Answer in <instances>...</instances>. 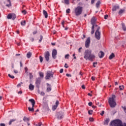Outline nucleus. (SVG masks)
I'll return each instance as SVG.
<instances>
[{"instance_id":"nucleus-10","label":"nucleus","mask_w":126,"mask_h":126,"mask_svg":"<svg viewBox=\"0 0 126 126\" xmlns=\"http://www.w3.org/2000/svg\"><path fill=\"white\" fill-rule=\"evenodd\" d=\"M57 50L56 49H54L52 51V58L53 59H54V60H55V59L57 58Z\"/></svg>"},{"instance_id":"nucleus-32","label":"nucleus","mask_w":126,"mask_h":126,"mask_svg":"<svg viewBox=\"0 0 126 126\" xmlns=\"http://www.w3.org/2000/svg\"><path fill=\"white\" fill-rule=\"evenodd\" d=\"M101 2H100L99 0L97 1V2L96 3V7H99V5H100Z\"/></svg>"},{"instance_id":"nucleus-2","label":"nucleus","mask_w":126,"mask_h":126,"mask_svg":"<svg viewBox=\"0 0 126 126\" xmlns=\"http://www.w3.org/2000/svg\"><path fill=\"white\" fill-rule=\"evenodd\" d=\"M116 99V95L113 94L111 97H109L108 99V103L111 108H115L117 106V103L115 100Z\"/></svg>"},{"instance_id":"nucleus-27","label":"nucleus","mask_w":126,"mask_h":126,"mask_svg":"<svg viewBox=\"0 0 126 126\" xmlns=\"http://www.w3.org/2000/svg\"><path fill=\"white\" fill-rule=\"evenodd\" d=\"M122 29H123L124 31H126V25H125V24L122 23Z\"/></svg>"},{"instance_id":"nucleus-29","label":"nucleus","mask_w":126,"mask_h":126,"mask_svg":"<svg viewBox=\"0 0 126 126\" xmlns=\"http://www.w3.org/2000/svg\"><path fill=\"white\" fill-rule=\"evenodd\" d=\"M39 76L40 77V78H44V73L42 72H40Z\"/></svg>"},{"instance_id":"nucleus-7","label":"nucleus","mask_w":126,"mask_h":126,"mask_svg":"<svg viewBox=\"0 0 126 126\" xmlns=\"http://www.w3.org/2000/svg\"><path fill=\"white\" fill-rule=\"evenodd\" d=\"M7 19H12L14 20L16 18V15L14 13H9L7 16Z\"/></svg>"},{"instance_id":"nucleus-13","label":"nucleus","mask_w":126,"mask_h":126,"mask_svg":"<svg viewBox=\"0 0 126 126\" xmlns=\"http://www.w3.org/2000/svg\"><path fill=\"white\" fill-rule=\"evenodd\" d=\"M40 83H41V78L39 77L36 79L35 84H36V86H39L40 85Z\"/></svg>"},{"instance_id":"nucleus-21","label":"nucleus","mask_w":126,"mask_h":126,"mask_svg":"<svg viewBox=\"0 0 126 126\" xmlns=\"http://www.w3.org/2000/svg\"><path fill=\"white\" fill-rule=\"evenodd\" d=\"M62 3L68 5L69 4V0H63V1H62Z\"/></svg>"},{"instance_id":"nucleus-52","label":"nucleus","mask_w":126,"mask_h":126,"mask_svg":"<svg viewBox=\"0 0 126 126\" xmlns=\"http://www.w3.org/2000/svg\"><path fill=\"white\" fill-rule=\"evenodd\" d=\"M59 101L58 100L56 101V105L55 106H57L58 107V106H59Z\"/></svg>"},{"instance_id":"nucleus-22","label":"nucleus","mask_w":126,"mask_h":126,"mask_svg":"<svg viewBox=\"0 0 126 126\" xmlns=\"http://www.w3.org/2000/svg\"><path fill=\"white\" fill-rule=\"evenodd\" d=\"M119 8H120V7L119 6H115L112 8V11H116V10H117V9H119Z\"/></svg>"},{"instance_id":"nucleus-24","label":"nucleus","mask_w":126,"mask_h":126,"mask_svg":"<svg viewBox=\"0 0 126 126\" xmlns=\"http://www.w3.org/2000/svg\"><path fill=\"white\" fill-rule=\"evenodd\" d=\"M115 57V54L114 53H112L111 55H110L109 57V60H112V59H114V57Z\"/></svg>"},{"instance_id":"nucleus-8","label":"nucleus","mask_w":126,"mask_h":126,"mask_svg":"<svg viewBox=\"0 0 126 126\" xmlns=\"http://www.w3.org/2000/svg\"><path fill=\"white\" fill-rule=\"evenodd\" d=\"M53 77H54V75L52 73H51V71H48L46 73V75L45 76V79L46 80L51 79V78Z\"/></svg>"},{"instance_id":"nucleus-64","label":"nucleus","mask_w":126,"mask_h":126,"mask_svg":"<svg viewBox=\"0 0 126 126\" xmlns=\"http://www.w3.org/2000/svg\"><path fill=\"white\" fill-rule=\"evenodd\" d=\"M82 89H85V86L84 85H83L82 86Z\"/></svg>"},{"instance_id":"nucleus-25","label":"nucleus","mask_w":126,"mask_h":126,"mask_svg":"<svg viewBox=\"0 0 126 126\" xmlns=\"http://www.w3.org/2000/svg\"><path fill=\"white\" fill-rule=\"evenodd\" d=\"M15 121H16V119H11L10 120V121L9 122V126H10L11 125V124H12V123H13V122H15Z\"/></svg>"},{"instance_id":"nucleus-47","label":"nucleus","mask_w":126,"mask_h":126,"mask_svg":"<svg viewBox=\"0 0 126 126\" xmlns=\"http://www.w3.org/2000/svg\"><path fill=\"white\" fill-rule=\"evenodd\" d=\"M40 95L41 96H45V93H44L43 92H41V93H40Z\"/></svg>"},{"instance_id":"nucleus-44","label":"nucleus","mask_w":126,"mask_h":126,"mask_svg":"<svg viewBox=\"0 0 126 126\" xmlns=\"http://www.w3.org/2000/svg\"><path fill=\"white\" fill-rule=\"evenodd\" d=\"M105 114V111H102L101 113H100V115L101 116H104V114Z\"/></svg>"},{"instance_id":"nucleus-6","label":"nucleus","mask_w":126,"mask_h":126,"mask_svg":"<svg viewBox=\"0 0 126 126\" xmlns=\"http://www.w3.org/2000/svg\"><path fill=\"white\" fill-rule=\"evenodd\" d=\"M99 30L100 27H98L95 32V37L97 40H100V39H101V32L99 31Z\"/></svg>"},{"instance_id":"nucleus-18","label":"nucleus","mask_w":126,"mask_h":126,"mask_svg":"<svg viewBox=\"0 0 126 126\" xmlns=\"http://www.w3.org/2000/svg\"><path fill=\"white\" fill-rule=\"evenodd\" d=\"M43 14L44 15L45 18H48V12L45 10H43Z\"/></svg>"},{"instance_id":"nucleus-59","label":"nucleus","mask_w":126,"mask_h":126,"mask_svg":"<svg viewBox=\"0 0 126 126\" xmlns=\"http://www.w3.org/2000/svg\"><path fill=\"white\" fill-rule=\"evenodd\" d=\"M17 87L19 88V87H21V84H19L17 85Z\"/></svg>"},{"instance_id":"nucleus-34","label":"nucleus","mask_w":126,"mask_h":126,"mask_svg":"<svg viewBox=\"0 0 126 126\" xmlns=\"http://www.w3.org/2000/svg\"><path fill=\"white\" fill-rule=\"evenodd\" d=\"M88 114H89V115H92V114H93V110H89Z\"/></svg>"},{"instance_id":"nucleus-17","label":"nucleus","mask_w":126,"mask_h":126,"mask_svg":"<svg viewBox=\"0 0 126 126\" xmlns=\"http://www.w3.org/2000/svg\"><path fill=\"white\" fill-rule=\"evenodd\" d=\"M110 122V119L109 118H106L104 122V125H105V126H108V124H109V122Z\"/></svg>"},{"instance_id":"nucleus-14","label":"nucleus","mask_w":126,"mask_h":126,"mask_svg":"<svg viewBox=\"0 0 126 126\" xmlns=\"http://www.w3.org/2000/svg\"><path fill=\"white\" fill-rule=\"evenodd\" d=\"M104 56H105V53H104L102 51H100L98 53V57L100 59H102V58H104Z\"/></svg>"},{"instance_id":"nucleus-31","label":"nucleus","mask_w":126,"mask_h":126,"mask_svg":"<svg viewBox=\"0 0 126 126\" xmlns=\"http://www.w3.org/2000/svg\"><path fill=\"white\" fill-rule=\"evenodd\" d=\"M23 121H24V122H27V121L29 122L30 119L29 118H28L26 117H24L23 118Z\"/></svg>"},{"instance_id":"nucleus-4","label":"nucleus","mask_w":126,"mask_h":126,"mask_svg":"<svg viewBox=\"0 0 126 126\" xmlns=\"http://www.w3.org/2000/svg\"><path fill=\"white\" fill-rule=\"evenodd\" d=\"M96 19L95 17H93L91 19V24L93 25L92 27V31H91V34L92 35H93V33H94V27H98V25H95L96 24Z\"/></svg>"},{"instance_id":"nucleus-9","label":"nucleus","mask_w":126,"mask_h":126,"mask_svg":"<svg viewBox=\"0 0 126 126\" xmlns=\"http://www.w3.org/2000/svg\"><path fill=\"white\" fill-rule=\"evenodd\" d=\"M44 58L47 62H49V61H50V52H49V51L45 52Z\"/></svg>"},{"instance_id":"nucleus-28","label":"nucleus","mask_w":126,"mask_h":126,"mask_svg":"<svg viewBox=\"0 0 126 126\" xmlns=\"http://www.w3.org/2000/svg\"><path fill=\"white\" fill-rule=\"evenodd\" d=\"M28 110L30 112H34V107L32 106V108L28 107Z\"/></svg>"},{"instance_id":"nucleus-11","label":"nucleus","mask_w":126,"mask_h":126,"mask_svg":"<svg viewBox=\"0 0 126 126\" xmlns=\"http://www.w3.org/2000/svg\"><path fill=\"white\" fill-rule=\"evenodd\" d=\"M90 46V37H88L85 42V47L86 48H89Z\"/></svg>"},{"instance_id":"nucleus-16","label":"nucleus","mask_w":126,"mask_h":126,"mask_svg":"<svg viewBox=\"0 0 126 126\" xmlns=\"http://www.w3.org/2000/svg\"><path fill=\"white\" fill-rule=\"evenodd\" d=\"M57 117L58 119H63V114L62 113V112L58 113Z\"/></svg>"},{"instance_id":"nucleus-48","label":"nucleus","mask_w":126,"mask_h":126,"mask_svg":"<svg viewBox=\"0 0 126 126\" xmlns=\"http://www.w3.org/2000/svg\"><path fill=\"white\" fill-rule=\"evenodd\" d=\"M81 50H82V47H80V48L78 49V52H79V53H81Z\"/></svg>"},{"instance_id":"nucleus-58","label":"nucleus","mask_w":126,"mask_h":126,"mask_svg":"<svg viewBox=\"0 0 126 126\" xmlns=\"http://www.w3.org/2000/svg\"><path fill=\"white\" fill-rule=\"evenodd\" d=\"M25 70L26 72H27V71L28 70V68H27V67H25Z\"/></svg>"},{"instance_id":"nucleus-3","label":"nucleus","mask_w":126,"mask_h":126,"mask_svg":"<svg viewBox=\"0 0 126 126\" xmlns=\"http://www.w3.org/2000/svg\"><path fill=\"white\" fill-rule=\"evenodd\" d=\"M83 11V7L79 6L76 7L74 9V12L76 16H79Z\"/></svg>"},{"instance_id":"nucleus-15","label":"nucleus","mask_w":126,"mask_h":126,"mask_svg":"<svg viewBox=\"0 0 126 126\" xmlns=\"http://www.w3.org/2000/svg\"><path fill=\"white\" fill-rule=\"evenodd\" d=\"M29 102H31V103H32V106L34 107V106H35V100H34V99H30L29 100Z\"/></svg>"},{"instance_id":"nucleus-38","label":"nucleus","mask_w":126,"mask_h":126,"mask_svg":"<svg viewBox=\"0 0 126 126\" xmlns=\"http://www.w3.org/2000/svg\"><path fill=\"white\" fill-rule=\"evenodd\" d=\"M33 76L32 74V73H30V79H32L33 78Z\"/></svg>"},{"instance_id":"nucleus-56","label":"nucleus","mask_w":126,"mask_h":126,"mask_svg":"<svg viewBox=\"0 0 126 126\" xmlns=\"http://www.w3.org/2000/svg\"><path fill=\"white\" fill-rule=\"evenodd\" d=\"M33 35H35V34H37V31H34L33 32H32Z\"/></svg>"},{"instance_id":"nucleus-43","label":"nucleus","mask_w":126,"mask_h":126,"mask_svg":"<svg viewBox=\"0 0 126 126\" xmlns=\"http://www.w3.org/2000/svg\"><path fill=\"white\" fill-rule=\"evenodd\" d=\"M66 13H70V9L68 8L66 10Z\"/></svg>"},{"instance_id":"nucleus-62","label":"nucleus","mask_w":126,"mask_h":126,"mask_svg":"<svg viewBox=\"0 0 126 126\" xmlns=\"http://www.w3.org/2000/svg\"><path fill=\"white\" fill-rule=\"evenodd\" d=\"M0 126H5V124H3V123H2V124H0Z\"/></svg>"},{"instance_id":"nucleus-19","label":"nucleus","mask_w":126,"mask_h":126,"mask_svg":"<svg viewBox=\"0 0 126 126\" xmlns=\"http://www.w3.org/2000/svg\"><path fill=\"white\" fill-rule=\"evenodd\" d=\"M34 85L32 84H30L29 87V89L31 90V91H33L34 90Z\"/></svg>"},{"instance_id":"nucleus-57","label":"nucleus","mask_w":126,"mask_h":126,"mask_svg":"<svg viewBox=\"0 0 126 126\" xmlns=\"http://www.w3.org/2000/svg\"><path fill=\"white\" fill-rule=\"evenodd\" d=\"M95 0H91V4H93V3H94V2H95Z\"/></svg>"},{"instance_id":"nucleus-63","label":"nucleus","mask_w":126,"mask_h":126,"mask_svg":"<svg viewBox=\"0 0 126 126\" xmlns=\"http://www.w3.org/2000/svg\"><path fill=\"white\" fill-rule=\"evenodd\" d=\"M95 77H92V80L93 81H94V80H95Z\"/></svg>"},{"instance_id":"nucleus-50","label":"nucleus","mask_w":126,"mask_h":126,"mask_svg":"<svg viewBox=\"0 0 126 126\" xmlns=\"http://www.w3.org/2000/svg\"><path fill=\"white\" fill-rule=\"evenodd\" d=\"M89 121L90 122H93L94 121V119L92 118H90Z\"/></svg>"},{"instance_id":"nucleus-23","label":"nucleus","mask_w":126,"mask_h":126,"mask_svg":"<svg viewBox=\"0 0 126 126\" xmlns=\"http://www.w3.org/2000/svg\"><path fill=\"white\" fill-rule=\"evenodd\" d=\"M7 1L9 2V4H6V6H7V7H10V6H11V1L10 0H7Z\"/></svg>"},{"instance_id":"nucleus-35","label":"nucleus","mask_w":126,"mask_h":126,"mask_svg":"<svg viewBox=\"0 0 126 126\" xmlns=\"http://www.w3.org/2000/svg\"><path fill=\"white\" fill-rule=\"evenodd\" d=\"M120 90H123L124 88H125V87L124 85L120 86H119Z\"/></svg>"},{"instance_id":"nucleus-36","label":"nucleus","mask_w":126,"mask_h":126,"mask_svg":"<svg viewBox=\"0 0 126 126\" xmlns=\"http://www.w3.org/2000/svg\"><path fill=\"white\" fill-rule=\"evenodd\" d=\"M42 40H43V36L42 35H40V39L39 40V43H41L42 42Z\"/></svg>"},{"instance_id":"nucleus-49","label":"nucleus","mask_w":126,"mask_h":126,"mask_svg":"<svg viewBox=\"0 0 126 126\" xmlns=\"http://www.w3.org/2000/svg\"><path fill=\"white\" fill-rule=\"evenodd\" d=\"M97 62L93 63V66H94V67H96L95 64H97Z\"/></svg>"},{"instance_id":"nucleus-26","label":"nucleus","mask_w":126,"mask_h":126,"mask_svg":"<svg viewBox=\"0 0 126 126\" xmlns=\"http://www.w3.org/2000/svg\"><path fill=\"white\" fill-rule=\"evenodd\" d=\"M125 11V9H121L119 12V14L120 15H122V14H123V13H124Z\"/></svg>"},{"instance_id":"nucleus-53","label":"nucleus","mask_w":126,"mask_h":126,"mask_svg":"<svg viewBox=\"0 0 126 126\" xmlns=\"http://www.w3.org/2000/svg\"><path fill=\"white\" fill-rule=\"evenodd\" d=\"M66 76H67V77H71V75L69 74H66Z\"/></svg>"},{"instance_id":"nucleus-1","label":"nucleus","mask_w":126,"mask_h":126,"mask_svg":"<svg viewBox=\"0 0 126 126\" xmlns=\"http://www.w3.org/2000/svg\"><path fill=\"white\" fill-rule=\"evenodd\" d=\"M84 59L87 61H90L91 62H93V60L95 59V57L94 54H92V50L90 49H87L84 52Z\"/></svg>"},{"instance_id":"nucleus-61","label":"nucleus","mask_w":126,"mask_h":126,"mask_svg":"<svg viewBox=\"0 0 126 126\" xmlns=\"http://www.w3.org/2000/svg\"><path fill=\"white\" fill-rule=\"evenodd\" d=\"M14 73H18V71H17V70H14Z\"/></svg>"},{"instance_id":"nucleus-30","label":"nucleus","mask_w":126,"mask_h":126,"mask_svg":"<svg viewBox=\"0 0 126 126\" xmlns=\"http://www.w3.org/2000/svg\"><path fill=\"white\" fill-rule=\"evenodd\" d=\"M26 24V21H22L21 22V25L22 26H25V25Z\"/></svg>"},{"instance_id":"nucleus-42","label":"nucleus","mask_w":126,"mask_h":126,"mask_svg":"<svg viewBox=\"0 0 126 126\" xmlns=\"http://www.w3.org/2000/svg\"><path fill=\"white\" fill-rule=\"evenodd\" d=\"M42 126V123H38L36 124V126Z\"/></svg>"},{"instance_id":"nucleus-55","label":"nucleus","mask_w":126,"mask_h":126,"mask_svg":"<svg viewBox=\"0 0 126 126\" xmlns=\"http://www.w3.org/2000/svg\"><path fill=\"white\" fill-rule=\"evenodd\" d=\"M60 73H63V69H61L60 70Z\"/></svg>"},{"instance_id":"nucleus-20","label":"nucleus","mask_w":126,"mask_h":126,"mask_svg":"<svg viewBox=\"0 0 126 126\" xmlns=\"http://www.w3.org/2000/svg\"><path fill=\"white\" fill-rule=\"evenodd\" d=\"M31 57H32V53L30 52H28L27 54V58H28V59H30Z\"/></svg>"},{"instance_id":"nucleus-12","label":"nucleus","mask_w":126,"mask_h":126,"mask_svg":"<svg viewBox=\"0 0 126 126\" xmlns=\"http://www.w3.org/2000/svg\"><path fill=\"white\" fill-rule=\"evenodd\" d=\"M46 85H47L46 89L47 92H50V91H52V86L49 83H47Z\"/></svg>"},{"instance_id":"nucleus-45","label":"nucleus","mask_w":126,"mask_h":126,"mask_svg":"<svg viewBox=\"0 0 126 126\" xmlns=\"http://www.w3.org/2000/svg\"><path fill=\"white\" fill-rule=\"evenodd\" d=\"M69 54H66L65 56V59H69Z\"/></svg>"},{"instance_id":"nucleus-33","label":"nucleus","mask_w":126,"mask_h":126,"mask_svg":"<svg viewBox=\"0 0 126 126\" xmlns=\"http://www.w3.org/2000/svg\"><path fill=\"white\" fill-rule=\"evenodd\" d=\"M58 108V106L56 105H54L52 107V109L53 111H56V110H57V108Z\"/></svg>"},{"instance_id":"nucleus-41","label":"nucleus","mask_w":126,"mask_h":126,"mask_svg":"<svg viewBox=\"0 0 126 126\" xmlns=\"http://www.w3.org/2000/svg\"><path fill=\"white\" fill-rule=\"evenodd\" d=\"M22 13H23V14L25 15V14H26V13H27V12L26 11V10H24L22 11Z\"/></svg>"},{"instance_id":"nucleus-60","label":"nucleus","mask_w":126,"mask_h":126,"mask_svg":"<svg viewBox=\"0 0 126 126\" xmlns=\"http://www.w3.org/2000/svg\"><path fill=\"white\" fill-rule=\"evenodd\" d=\"M96 105H98L99 107H101V104H100V102L96 103Z\"/></svg>"},{"instance_id":"nucleus-5","label":"nucleus","mask_w":126,"mask_h":126,"mask_svg":"<svg viewBox=\"0 0 126 126\" xmlns=\"http://www.w3.org/2000/svg\"><path fill=\"white\" fill-rule=\"evenodd\" d=\"M111 124L114 125L115 126H126V123H124L123 125V122L120 120L112 121Z\"/></svg>"},{"instance_id":"nucleus-46","label":"nucleus","mask_w":126,"mask_h":126,"mask_svg":"<svg viewBox=\"0 0 126 126\" xmlns=\"http://www.w3.org/2000/svg\"><path fill=\"white\" fill-rule=\"evenodd\" d=\"M88 105L90 106V107H91L92 105H93V103H92V102H89Z\"/></svg>"},{"instance_id":"nucleus-40","label":"nucleus","mask_w":126,"mask_h":126,"mask_svg":"<svg viewBox=\"0 0 126 126\" xmlns=\"http://www.w3.org/2000/svg\"><path fill=\"white\" fill-rule=\"evenodd\" d=\"M30 40L32 41V42H34V37H30Z\"/></svg>"},{"instance_id":"nucleus-54","label":"nucleus","mask_w":126,"mask_h":126,"mask_svg":"<svg viewBox=\"0 0 126 126\" xmlns=\"http://www.w3.org/2000/svg\"><path fill=\"white\" fill-rule=\"evenodd\" d=\"M108 17H109V16H108V15H105L104 16V19H107Z\"/></svg>"},{"instance_id":"nucleus-51","label":"nucleus","mask_w":126,"mask_h":126,"mask_svg":"<svg viewBox=\"0 0 126 126\" xmlns=\"http://www.w3.org/2000/svg\"><path fill=\"white\" fill-rule=\"evenodd\" d=\"M64 67H65V68H68V65H67V63H65Z\"/></svg>"},{"instance_id":"nucleus-39","label":"nucleus","mask_w":126,"mask_h":126,"mask_svg":"<svg viewBox=\"0 0 126 126\" xmlns=\"http://www.w3.org/2000/svg\"><path fill=\"white\" fill-rule=\"evenodd\" d=\"M39 60L40 63H43V57L42 56L39 57Z\"/></svg>"},{"instance_id":"nucleus-37","label":"nucleus","mask_w":126,"mask_h":126,"mask_svg":"<svg viewBox=\"0 0 126 126\" xmlns=\"http://www.w3.org/2000/svg\"><path fill=\"white\" fill-rule=\"evenodd\" d=\"M8 76H9V77H10V78H12V79H13L14 78V76L11 75L10 74H8Z\"/></svg>"}]
</instances>
